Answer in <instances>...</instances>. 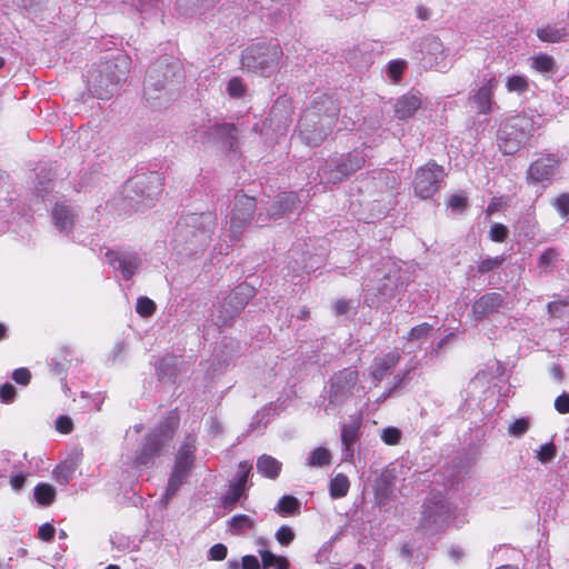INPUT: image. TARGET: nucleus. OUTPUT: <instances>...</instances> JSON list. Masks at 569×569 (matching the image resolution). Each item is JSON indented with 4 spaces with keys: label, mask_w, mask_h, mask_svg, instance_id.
<instances>
[{
    "label": "nucleus",
    "mask_w": 569,
    "mask_h": 569,
    "mask_svg": "<svg viewBox=\"0 0 569 569\" xmlns=\"http://www.w3.org/2000/svg\"><path fill=\"white\" fill-rule=\"evenodd\" d=\"M339 111V101L333 96L327 93L317 96L298 121L301 140L308 146H320L332 132Z\"/></svg>",
    "instance_id": "nucleus-1"
},
{
    "label": "nucleus",
    "mask_w": 569,
    "mask_h": 569,
    "mask_svg": "<svg viewBox=\"0 0 569 569\" xmlns=\"http://www.w3.org/2000/svg\"><path fill=\"white\" fill-rule=\"evenodd\" d=\"M406 286L401 267L396 261L383 259L363 280V302L369 307H379L393 299Z\"/></svg>",
    "instance_id": "nucleus-2"
},
{
    "label": "nucleus",
    "mask_w": 569,
    "mask_h": 569,
    "mask_svg": "<svg viewBox=\"0 0 569 569\" xmlns=\"http://www.w3.org/2000/svg\"><path fill=\"white\" fill-rule=\"evenodd\" d=\"M216 227L217 216L211 211L181 217L173 230L174 248L189 254L197 253L210 242Z\"/></svg>",
    "instance_id": "nucleus-3"
},
{
    "label": "nucleus",
    "mask_w": 569,
    "mask_h": 569,
    "mask_svg": "<svg viewBox=\"0 0 569 569\" xmlns=\"http://www.w3.org/2000/svg\"><path fill=\"white\" fill-rule=\"evenodd\" d=\"M129 67L130 59L122 53L94 63L87 74L90 92L98 99H109L127 79Z\"/></svg>",
    "instance_id": "nucleus-4"
},
{
    "label": "nucleus",
    "mask_w": 569,
    "mask_h": 569,
    "mask_svg": "<svg viewBox=\"0 0 569 569\" xmlns=\"http://www.w3.org/2000/svg\"><path fill=\"white\" fill-rule=\"evenodd\" d=\"M365 162L366 156L361 150L331 154L318 169L319 181L325 186L340 183L360 170Z\"/></svg>",
    "instance_id": "nucleus-5"
},
{
    "label": "nucleus",
    "mask_w": 569,
    "mask_h": 569,
    "mask_svg": "<svg viewBox=\"0 0 569 569\" xmlns=\"http://www.w3.org/2000/svg\"><path fill=\"white\" fill-rule=\"evenodd\" d=\"M182 79V66L178 60L170 57L160 58L147 71L144 94L148 99H157L162 90L180 83Z\"/></svg>",
    "instance_id": "nucleus-6"
},
{
    "label": "nucleus",
    "mask_w": 569,
    "mask_h": 569,
    "mask_svg": "<svg viewBox=\"0 0 569 569\" xmlns=\"http://www.w3.org/2000/svg\"><path fill=\"white\" fill-rule=\"evenodd\" d=\"M161 191V178L157 173H143L129 179L123 186L122 193L130 207L138 211L150 207Z\"/></svg>",
    "instance_id": "nucleus-7"
},
{
    "label": "nucleus",
    "mask_w": 569,
    "mask_h": 569,
    "mask_svg": "<svg viewBox=\"0 0 569 569\" xmlns=\"http://www.w3.org/2000/svg\"><path fill=\"white\" fill-rule=\"evenodd\" d=\"M178 427V418L171 412L147 437L143 446L137 452L134 463L148 467L161 453L164 446L172 439Z\"/></svg>",
    "instance_id": "nucleus-8"
},
{
    "label": "nucleus",
    "mask_w": 569,
    "mask_h": 569,
    "mask_svg": "<svg viewBox=\"0 0 569 569\" xmlns=\"http://www.w3.org/2000/svg\"><path fill=\"white\" fill-rule=\"evenodd\" d=\"M358 382L359 372L353 368H343L335 372L329 379L325 411L327 413L337 411L355 395Z\"/></svg>",
    "instance_id": "nucleus-9"
},
{
    "label": "nucleus",
    "mask_w": 569,
    "mask_h": 569,
    "mask_svg": "<svg viewBox=\"0 0 569 569\" xmlns=\"http://www.w3.org/2000/svg\"><path fill=\"white\" fill-rule=\"evenodd\" d=\"M282 53L279 44L256 43L242 52L241 63L249 71L270 76L278 69Z\"/></svg>",
    "instance_id": "nucleus-10"
},
{
    "label": "nucleus",
    "mask_w": 569,
    "mask_h": 569,
    "mask_svg": "<svg viewBox=\"0 0 569 569\" xmlns=\"http://www.w3.org/2000/svg\"><path fill=\"white\" fill-rule=\"evenodd\" d=\"M422 508L419 529L425 533L439 532L448 527L453 519V508L440 493L428 497Z\"/></svg>",
    "instance_id": "nucleus-11"
},
{
    "label": "nucleus",
    "mask_w": 569,
    "mask_h": 569,
    "mask_svg": "<svg viewBox=\"0 0 569 569\" xmlns=\"http://www.w3.org/2000/svg\"><path fill=\"white\" fill-rule=\"evenodd\" d=\"M532 130L531 118L525 114L510 118L503 123L498 134L500 150L505 154H513L526 143Z\"/></svg>",
    "instance_id": "nucleus-12"
},
{
    "label": "nucleus",
    "mask_w": 569,
    "mask_h": 569,
    "mask_svg": "<svg viewBox=\"0 0 569 569\" xmlns=\"http://www.w3.org/2000/svg\"><path fill=\"white\" fill-rule=\"evenodd\" d=\"M416 59L420 61L425 69H447V49L442 41L433 34H428L413 43Z\"/></svg>",
    "instance_id": "nucleus-13"
},
{
    "label": "nucleus",
    "mask_w": 569,
    "mask_h": 569,
    "mask_svg": "<svg viewBox=\"0 0 569 569\" xmlns=\"http://www.w3.org/2000/svg\"><path fill=\"white\" fill-rule=\"evenodd\" d=\"M446 177L442 166L435 161H429L419 167L413 180L415 193L421 199H429L441 188Z\"/></svg>",
    "instance_id": "nucleus-14"
},
{
    "label": "nucleus",
    "mask_w": 569,
    "mask_h": 569,
    "mask_svg": "<svg viewBox=\"0 0 569 569\" xmlns=\"http://www.w3.org/2000/svg\"><path fill=\"white\" fill-rule=\"evenodd\" d=\"M256 199L243 193H237L233 200V207L230 216V236L238 241L251 222L256 211Z\"/></svg>",
    "instance_id": "nucleus-15"
},
{
    "label": "nucleus",
    "mask_w": 569,
    "mask_h": 569,
    "mask_svg": "<svg viewBox=\"0 0 569 569\" xmlns=\"http://www.w3.org/2000/svg\"><path fill=\"white\" fill-rule=\"evenodd\" d=\"M106 259L114 270L120 271L124 280L131 279L141 264L139 256L128 250H108Z\"/></svg>",
    "instance_id": "nucleus-16"
},
{
    "label": "nucleus",
    "mask_w": 569,
    "mask_h": 569,
    "mask_svg": "<svg viewBox=\"0 0 569 569\" xmlns=\"http://www.w3.org/2000/svg\"><path fill=\"white\" fill-rule=\"evenodd\" d=\"M251 468V465L246 461L239 463L234 480L230 483L228 491L222 497V505L224 508L231 510L243 496L247 489L248 477Z\"/></svg>",
    "instance_id": "nucleus-17"
},
{
    "label": "nucleus",
    "mask_w": 569,
    "mask_h": 569,
    "mask_svg": "<svg viewBox=\"0 0 569 569\" xmlns=\"http://www.w3.org/2000/svg\"><path fill=\"white\" fill-rule=\"evenodd\" d=\"M497 80L491 77L483 81L482 86L475 91L470 100L475 103L479 114H490L496 103L493 101V93L497 88Z\"/></svg>",
    "instance_id": "nucleus-18"
},
{
    "label": "nucleus",
    "mask_w": 569,
    "mask_h": 569,
    "mask_svg": "<svg viewBox=\"0 0 569 569\" xmlns=\"http://www.w3.org/2000/svg\"><path fill=\"white\" fill-rule=\"evenodd\" d=\"M78 219V210L67 201L57 202L52 209V220L60 233L70 234Z\"/></svg>",
    "instance_id": "nucleus-19"
},
{
    "label": "nucleus",
    "mask_w": 569,
    "mask_h": 569,
    "mask_svg": "<svg viewBox=\"0 0 569 569\" xmlns=\"http://www.w3.org/2000/svg\"><path fill=\"white\" fill-rule=\"evenodd\" d=\"M503 302V296L498 292H488L482 295L471 307L475 320L481 321L488 316L497 312L502 307Z\"/></svg>",
    "instance_id": "nucleus-20"
},
{
    "label": "nucleus",
    "mask_w": 569,
    "mask_h": 569,
    "mask_svg": "<svg viewBox=\"0 0 569 569\" xmlns=\"http://www.w3.org/2000/svg\"><path fill=\"white\" fill-rule=\"evenodd\" d=\"M559 159L555 154H547L535 162L528 169V177L535 182L550 180L557 172Z\"/></svg>",
    "instance_id": "nucleus-21"
},
{
    "label": "nucleus",
    "mask_w": 569,
    "mask_h": 569,
    "mask_svg": "<svg viewBox=\"0 0 569 569\" xmlns=\"http://www.w3.org/2000/svg\"><path fill=\"white\" fill-rule=\"evenodd\" d=\"M360 422L358 420H351L343 423L341 427V442H342V455L345 461H350L353 458L355 449L353 446L359 439Z\"/></svg>",
    "instance_id": "nucleus-22"
},
{
    "label": "nucleus",
    "mask_w": 569,
    "mask_h": 569,
    "mask_svg": "<svg viewBox=\"0 0 569 569\" xmlns=\"http://www.w3.org/2000/svg\"><path fill=\"white\" fill-rule=\"evenodd\" d=\"M421 96L416 92H408L401 96L395 103V117L400 120L411 118L421 107Z\"/></svg>",
    "instance_id": "nucleus-23"
},
{
    "label": "nucleus",
    "mask_w": 569,
    "mask_h": 569,
    "mask_svg": "<svg viewBox=\"0 0 569 569\" xmlns=\"http://www.w3.org/2000/svg\"><path fill=\"white\" fill-rule=\"evenodd\" d=\"M298 196L295 192H283L277 197L269 208L271 219H280L287 213L293 212L298 207Z\"/></svg>",
    "instance_id": "nucleus-24"
},
{
    "label": "nucleus",
    "mask_w": 569,
    "mask_h": 569,
    "mask_svg": "<svg viewBox=\"0 0 569 569\" xmlns=\"http://www.w3.org/2000/svg\"><path fill=\"white\" fill-rule=\"evenodd\" d=\"M536 34L542 42L558 43L569 39V28L559 23H548L538 28Z\"/></svg>",
    "instance_id": "nucleus-25"
},
{
    "label": "nucleus",
    "mask_w": 569,
    "mask_h": 569,
    "mask_svg": "<svg viewBox=\"0 0 569 569\" xmlns=\"http://www.w3.org/2000/svg\"><path fill=\"white\" fill-rule=\"evenodd\" d=\"M398 352H389L382 358H376L371 367V377L376 383H379L399 362Z\"/></svg>",
    "instance_id": "nucleus-26"
},
{
    "label": "nucleus",
    "mask_w": 569,
    "mask_h": 569,
    "mask_svg": "<svg viewBox=\"0 0 569 569\" xmlns=\"http://www.w3.org/2000/svg\"><path fill=\"white\" fill-rule=\"evenodd\" d=\"M213 139L220 141L223 147L233 150L238 142V129L232 123L214 124L210 128Z\"/></svg>",
    "instance_id": "nucleus-27"
},
{
    "label": "nucleus",
    "mask_w": 569,
    "mask_h": 569,
    "mask_svg": "<svg viewBox=\"0 0 569 569\" xmlns=\"http://www.w3.org/2000/svg\"><path fill=\"white\" fill-rule=\"evenodd\" d=\"M194 451L196 439L188 436L176 456L174 467L189 472L193 466Z\"/></svg>",
    "instance_id": "nucleus-28"
},
{
    "label": "nucleus",
    "mask_w": 569,
    "mask_h": 569,
    "mask_svg": "<svg viewBox=\"0 0 569 569\" xmlns=\"http://www.w3.org/2000/svg\"><path fill=\"white\" fill-rule=\"evenodd\" d=\"M256 290L252 286L243 282L237 286L224 299L233 303V312H240L254 296Z\"/></svg>",
    "instance_id": "nucleus-29"
},
{
    "label": "nucleus",
    "mask_w": 569,
    "mask_h": 569,
    "mask_svg": "<svg viewBox=\"0 0 569 569\" xmlns=\"http://www.w3.org/2000/svg\"><path fill=\"white\" fill-rule=\"evenodd\" d=\"M282 463L269 455H262L257 460V470L268 479H277L281 472Z\"/></svg>",
    "instance_id": "nucleus-30"
},
{
    "label": "nucleus",
    "mask_w": 569,
    "mask_h": 569,
    "mask_svg": "<svg viewBox=\"0 0 569 569\" xmlns=\"http://www.w3.org/2000/svg\"><path fill=\"white\" fill-rule=\"evenodd\" d=\"M331 8L332 14L339 19L365 11V7L353 0H331Z\"/></svg>",
    "instance_id": "nucleus-31"
},
{
    "label": "nucleus",
    "mask_w": 569,
    "mask_h": 569,
    "mask_svg": "<svg viewBox=\"0 0 569 569\" xmlns=\"http://www.w3.org/2000/svg\"><path fill=\"white\" fill-rule=\"evenodd\" d=\"M234 306L227 299H223L222 302H220L213 313L212 318L217 326L223 327L229 326L232 320L240 313V312H233Z\"/></svg>",
    "instance_id": "nucleus-32"
},
{
    "label": "nucleus",
    "mask_w": 569,
    "mask_h": 569,
    "mask_svg": "<svg viewBox=\"0 0 569 569\" xmlns=\"http://www.w3.org/2000/svg\"><path fill=\"white\" fill-rule=\"evenodd\" d=\"M188 475V471L173 467L163 496L166 502H168L172 497L176 496L179 488L184 483Z\"/></svg>",
    "instance_id": "nucleus-33"
},
{
    "label": "nucleus",
    "mask_w": 569,
    "mask_h": 569,
    "mask_svg": "<svg viewBox=\"0 0 569 569\" xmlns=\"http://www.w3.org/2000/svg\"><path fill=\"white\" fill-rule=\"evenodd\" d=\"M530 67L537 72L543 74H553L557 71V66L553 57L547 53H539L531 59Z\"/></svg>",
    "instance_id": "nucleus-34"
},
{
    "label": "nucleus",
    "mask_w": 569,
    "mask_h": 569,
    "mask_svg": "<svg viewBox=\"0 0 569 569\" xmlns=\"http://www.w3.org/2000/svg\"><path fill=\"white\" fill-rule=\"evenodd\" d=\"M350 482L347 476L338 473L330 481V496L335 499L342 498L348 493Z\"/></svg>",
    "instance_id": "nucleus-35"
},
{
    "label": "nucleus",
    "mask_w": 569,
    "mask_h": 569,
    "mask_svg": "<svg viewBox=\"0 0 569 569\" xmlns=\"http://www.w3.org/2000/svg\"><path fill=\"white\" fill-rule=\"evenodd\" d=\"M331 463V453L328 449L319 447L312 450L307 459L309 467H325Z\"/></svg>",
    "instance_id": "nucleus-36"
},
{
    "label": "nucleus",
    "mask_w": 569,
    "mask_h": 569,
    "mask_svg": "<svg viewBox=\"0 0 569 569\" xmlns=\"http://www.w3.org/2000/svg\"><path fill=\"white\" fill-rule=\"evenodd\" d=\"M34 498L38 503L49 506L54 501L56 490L51 485L38 483L34 488Z\"/></svg>",
    "instance_id": "nucleus-37"
},
{
    "label": "nucleus",
    "mask_w": 569,
    "mask_h": 569,
    "mask_svg": "<svg viewBox=\"0 0 569 569\" xmlns=\"http://www.w3.org/2000/svg\"><path fill=\"white\" fill-rule=\"evenodd\" d=\"M559 252L555 248L546 249L538 259V267L543 273L552 271L558 261Z\"/></svg>",
    "instance_id": "nucleus-38"
},
{
    "label": "nucleus",
    "mask_w": 569,
    "mask_h": 569,
    "mask_svg": "<svg viewBox=\"0 0 569 569\" xmlns=\"http://www.w3.org/2000/svg\"><path fill=\"white\" fill-rule=\"evenodd\" d=\"M431 331H432L431 325H429L427 322L420 323V325L413 327L409 331L407 340L409 342L422 345L423 342H426L428 340Z\"/></svg>",
    "instance_id": "nucleus-39"
},
{
    "label": "nucleus",
    "mask_w": 569,
    "mask_h": 569,
    "mask_svg": "<svg viewBox=\"0 0 569 569\" xmlns=\"http://www.w3.org/2000/svg\"><path fill=\"white\" fill-rule=\"evenodd\" d=\"M228 523L233 533H242L254 527V520L247 515H236Z\"/></svg>",
    "instance_id": "nucleus-40"
},
{
    "label": "nucleus",
    "mask_w": 569,
    "mask_h": 569,
    "mask_svg": "<svg viewBox=\"0 0 569 569\" xmlns=\"http://www.w3.org/2000/svg\"><path fill=\"white\" fill-rule=\"evenodd\" d=\"M76 468L72 461H64L59 465L53 471L56 481L60 485L68 483L72 479Z\"/></svg>",
    "instance_id": "nucleus-41"
},
{
    "label": "nucleus",
    "mask_w": 569,
    "mask_h": 569,
    "mask_svg": "<svg viewBox=\"0 0 569 569\" xmlns=\"http://www.w3.org/2000/svg\"><path fill=\"white\" fill-rule=\"evenodd\" d=\"M300 509L299 500L293 496H283L279 499L276 511L280 515H293Z\"/></svg>",
    "instance_id": "nucleus-42"
},
{
    "label": "nucleus",
    "mask_w": 569,
    "mask_h": 569,
    "mask_svg": "<svg viewBox=\"0 0 569 569\" xmlns=\"http://www.w3.org/2000/svg\"><path fill=\"white\" fill-rule=\"evenodd\" d=\"M263 568L277 566L278 569H288L289 561L284 557H278L269 550H259Z\"/></svg>",
    "instance_id": "nucleus-43"
},
{
    "label": "nucleus",
    "mask_w": 569,
    "mask_h": 569,
    "mask_svg": "<svg viewBox=\"0 0 569 569\" xmlns=\"http://www.w3.org/2000/svg\"><path fill=\"white\" fill-rule=\"evenodd\" d=\"M506 88L509 92L523 93L529 89V81L525 76H511L507 79Z\"/></svg>",
    "instance_id": "nucleus-44"
},
{
    "label": "nucleus",
    "mask_w": 569,
    "mask_h": 569,
    "mask_svg": "<svg viewBox=\"0 0 569 569\" xmlns=\"http://www.w3.org/2000/svg\"><path fill=\"white\" fill-rule=\"evenodd\" d=\"M503 261H505L503 256L487 257L478 263L477 271L480 274L488 273L492 270L500 268L501 264L503 263Z\"/></svg>",
    "instance_id": "nucleus-45"
},
{
    "label": "nucleus",
    "mask_w": 569,
    "mask_h": 569,
    "mask_svg": "<svg viewBox=\"0 0 569 569\" xmlns=\"http://www.w3.org/2000/svg\"><path fill=\"white\" fill-rule=\"evenodd\" d=\"M271 411H272L271 407H263L260 410H258L257 413L252 418L250 428L252 430H257L259 428H264L268 425V422L270 421Z\"/></svg>",
    "instance_id": "nucleus-46"
},
{
    "label": "nucleus",
    "mask_w": 569,
    "mask_h": 569,
    "mask_svg": "<svg viewBox=\"0 0 569 569\" xmlns=\"http://www.w3.org/2000/svg\"><path fill=\"white\" fill-rule=\"evenodd\" d=\"M136 311L141 317H151L156 311V303L148 297H140L137 300Z\"/></svg>",
    "instance_id": "nucleus-47"
},
{
    "label": "nucleus",
    "mask_w": 569,
    "mask_h": 569,
    "mask_svg": "<svg viewBox=\"0 0 569 569\" xmlns=\"http://www.w3.org/2000/svg\"><path fill=\"white\" fill-rule=\"evenodd\" d=\"M556 453L557 450L553 443H545L537 451V459L542 463H547L556 457Z\"/></svg>",
    "instance_id": "nucleus-48"
},
{
    "label": "nucleus",
    "mask_w": 569,
    "mask_h": 569,
    "mask_svg": "<svg viewBox=\"0 0 569 569\" xmlns=\"http://www.w3.org/2000/svg\"><path fill=\"white\" fill-rule=\"evenodd\" d=\"M401 431L396 427H388L382 430L381 439L386 445L395 446L401 439Z\"/></svg>",
    "instance_id": "nucleus-49"
},
{
    "label": "nucleus",
    "mask_w": 569,
    "mask_h": 569,
    "mask_svg": "<svg viewBox=\"0 0 569 569\" xmlns=\"http://www.w3.org/2000/svg\"><path fill=\"white\" fill-rule=\"evenodd\" d=\"M295 537L296 535L289 526H281L276 532V539L282 546H289Z\"/></svg>",
    "instance_id": "nucleus-50"
},
{
    "label": "nucleus",
    "mask_w": 569,
    "mask_h": 569,
    "mask_svg": "<svg viewBox=\"0 0 569 569\" xmlns=\"http://www.w3.org/2000/svg\"><path fill=\"white\" fill-rule=\"evenodd\" d=\"M529 429V421L526 418L515 420L508 428L510 435L521 437Z\"/></svg>",
    "instance_id": "nucleus-51"
},
{
    "label": "nucleus",
    "mask_w": 569,
    "mask_h": 569,
    "mask_svg": "<svg viewBox=\"0 0 569 569\" xmlns=\"http://www.w3.org/2000/svg\"><path fill=\"white\" fill-rule=\"evenodd\" d=\"M227 92L232 98H240L244 93V86L239 78H232L227 84Z\"/></svg>",
    "instance_id": "nucleus-52"
},
{
    "label": "nucleus",
    "mask_w": 569,
    "mask_h": 569,
    "mask_svg": "<svg viewBox=\"0 0 569 569\" xmlns=\"http://www.w3.org/2000/svg\"><path fill=\"white\" fill-rule=\"evenodd\" d=\"M406 69V62L403 60H393L388 64V74L395 81H398Z\"/></svg>",
    "instance_id": "nucleus-53"
},
{
    "label": "nucleus",
    "mask_w": 569,
    "mask_h": 569,
    "mask_svg": "<svg viewBox=\"0 0 569 569\" xmlns=\"http://www.w3.org/2000/svg\"><path fill=\"white\" fill-rule=\"evenodd\" d=\"M490 239L495 242H503L508 237V229L501 223H493L490 228Z\"/></svg>",
    "instance_id": "nucleus-54"
},
{
    "label": "nucleus",
    "mask_w": 569,
    "mask_h": 569,
    "mask_svg": "<svg viewBox=\"0 0 569 569\" xmlns=\"http://www.w3.org/2000/svg\"><path fill=\"white\" fill-rule=\"evenodd\" d=\"M556 210L560 213L561 217H569V194L562 193L558 198H556L553 203Z\"/></svg>",
    "instance_id": "nucleus-55"
},
{
    "label": "nucleus",
    "mask_w": 569,
    "mask_h": 569,
    "mask_svg": "<svg viewBox=\"0 0 569 569\" xmlns=\"http://www.w3.org/2000/svg\"><path fill=\"white\" fill-rule=\"evenodd\" d=\"M448 207L452 211L461 212L467 207V198L463 194H453L448 200Z\"/></svg>",
    "instance_id": "nucleus-56"
},
{
    "label": "nucleus",
    "mask_w": 569,
    "mask_h": 569,
    "mask_svg": "<svg viewBox=\"0 0 569 569\" xmlns=\"http://www.w3.org/2000/svg\"><path fill=\"white\" fill-rule=\"evenodd\" d=\"M34 188L38 196L44 197L51 190V178L49 174H46L43 178L38 174V181Z\"/></svg>",
    "instance_id": "nucleus-57"
},
{
    "label": "nucleus",
    "mask_w": 569,
    "mask_h": 569,
    "mask_svg": "<svg viewBox=\"0 0 569 569\" xmlns=\"http://www.w3.org/2000/svg\"><path fill=\"white\" fill-rule=\"evenodd\" d=\"M555 409L560 415L569 413V393L563 391L560 396H558L555 400Z\"/></svg>",
    "instance_id": "nucleus-58"
},
{
    "label": "nucleus",
    "mask_w": 569,
    "mask_h": 569,
    "mask_svg": "<svg viewBox=\"0 0 569 569\" xmlns=\"http://www.w3.org/2000/svg\"><path fill=\"white\" fill-rule=\"evenodd\" d=\"M17 395L16 388L11 383H4L0 387V400L10 403L14 400Z\"/></svg>",
    "instance_id": "nucleus-59"
},
{
    "label": "nucleus",
    "mask_w": 569,
    "mask_h": 569,
    "mask_svg": "<svg viewBox=\"0 0 569 569\" xmlns=\"http://www.w3.org/2000/svg\"><path fill=\"white\" fill-rule=\"evenodd\" d=\"M12 379L21 386H27L30 382L31 373L27 368H18L12 372Z\"/></svg>",
    "instance_id": "nucleus-60"
},
{
    "label": "nucleus",
    "mask_w": 569,
    "mask_h": 569,
    "mask_svg": "<svg viewBox=\"0 0 569 569\" xmlns=\"http://www.w3.org/2000/svg\"><path fill=\"white\" fill-rule=\"evenodd\" d=\"M227 547L222 543H216L209 550V556L211 560H223L227 557Z\"/></svg>",
    "instance_id": "nucleus-61"
},
{
    "label": "nucleus",
    "mask_w": 569,
    "mask_h": 569,
    "mask_svg": "<svg viewBox=\"0 0 569 569\" xmlns=\"http://www.w3.org/2000/svg\"><path fill=\"white\" fill-rule=\"evenodd\" d=\"M73 427L72 420L67 416H60L56 420V428L61 433H69L71 432Z\"/></svg>",
    "instance_id": "nucleus-62"
},
{
    "label": "nucleus",
    "mask_w": 569,
    "mask_h": 569,
    "mask_svg": "<svg viewBox=\"0 0 569 569\" xmlns=\"http://www.w3.org/2000/svg\"><path fill=\"white\" fill-rule=\"evenodd\" d=\"M54 532H56L54 527L51 523L46 522L40 526L38 535L41 540L48 542L53 539Z\"/></svg>",
    "instance_id": "nucleus-63"
},
{
    "label": "nucleus",
    "mask_w": 569,
    "mask_h": 569,
    "mask_svg": "<svg viewBox=\"0 0 569 569\" xmlns=\"http://www.w3.org/2000/svg\"><path fill=\"white\" fill-rule=\"evenodd\" d=\"M242 569H260V563L254 556H244L241 563Z\"/></svg>",
    "instance_id": "nucleus-64"
}]
</instances>
